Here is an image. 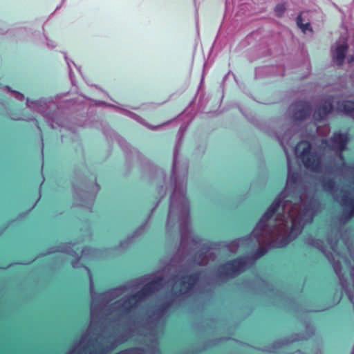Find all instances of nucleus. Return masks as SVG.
Listing matches in <instances>:
<instances>
[{
    "mask_svg": "<svg viewBox=\"0 0 354 354\" xmlns=\"http://www.w3.org/2000/svg\"><path fill=\"white\" fill-rule=\"evenodd\" d=\"M47 45H48V46L51 47V48H54V47H55V42H54V41H50L48 42V43H47Z\"/></svg>",
    "mask_w": 354,
    "mask_h": 354,
    "instance_id": "f3484780",
    "label": "nucleus"
},
{
    "mask_svg": "<svg viewBox=\"0 0 354 354\" xmlns=\"http://www.w3.org/2000/svg\"><path fill=\"white\" fill-rule=\"evenodd\" d=\"M51 99L41 98L37 100H26V105L28 108L35 112L40 113L44 118H48L46 109L50 106Z\"/></svg>",
    "mask_w": 354,
    "mask_h": 354,
    "instance_id": "1a4fd4ad",
    "label": "nucleus"
},
{
    "mask_svg": "<svg viewBox=\"0 0 354 354\" xmlns=\"http://www.w3.org/2000/svg\"><path fill=\"white\" fill-rule=\"evenodd\" d=\"M66 59H67L66 58ZM66 62H67V64H68V66L69 68V74H70V77H71V75H72V73H71V65H70V63L68 60H66Z\"/></svg>",
    "mask_w": 354,
    "mask_h": 354,
    "instance_id": "a211bd4d",
    "label": "nucleus"
},
{
    "mask_svg": "<svg viewBox=\"0 0 354 354\" xmlns=\"http://www.w3.org/2000/svg\"><path fill=\"white\" fill-rule=\"evenodd\" d=\"M297 24L298 27L305 33L307 30H310V25L309 23L303 24L301 15L297 18Z\"/></svg>",
    "mask_w": 354,
    "mask_h": 354,
    "instance_id": "9b49d317",
    "label": "nucleus"
},
{
    "mask_svg": "<svg viewBox=\"0 0 354 354\" xmlns=\"http://www.w3.org/2000/svg\"><path fill=\"white\" fill-rule=\"evenodd\" d=\"M322 186L325 191L332 194L335 201L339 203L343 207L341 221L346 223L354 216V198H351L347 194L344 193L339 196L336 193L337 187L333 179H324Z\"/></svg>",
    "mask_w": 354,
    "mask_h": 354,
    "instance_id": "39448f33",
    "label": "nucleus"
},
{
    "mask_svg": "<svg viewBox=\"0 0 354 354\" xmlns=\"http://www.w3.org/2000/svg\"><path fill=\"white\" fill-rule=\"evenodd\" d=\"M52 128H55V125L52 123L51 124Z\"/></svg>",
    "mask_w": 354,
    "mask_h": 354,
    "instance_id": "412c9836",
    "label": "nucleus"
},
{
    "mask_svg": "<svg viewBox=\"0 0 354 354\" xmlns=\"http://www.w3.org/2000/svg\"><path fill=\"white\" fill-rule=\"evenodd\" d=\"M169 305H170V304H168L167 306H165V307H163L162 308H161V309H160V310H158V317H162V316L164 315L165 311L166 310V308H167V307H169Z\"/></svg>",
    "mask_w": 354,
    "mask_h": 354,
    "instance_id": "2eb2a0df",
    "label": "nucleus"
},
{
    "mask_svg": "<svg viewBox=\"0 0 354 354\" xmlns=\"http://www.w3.org/2000/svg\"><path fill=\"white\" fill-rule=\"evenodd\" d=\"M252 263V259L248 257L229 261L219 268L218 276L222 279L234 277L243 272Z\"/></svg>",
    "mask_w": 354,
    "mask_h": 354,
    "instance_id": "423d86ee",
    "label": "nucleus"
},
{
    "mask_svg": "<svg viewBox=\"0 0 354 354\" xmlns=\"http://www.w3.org/2000/svg\"><path fill=\"white\" fill-rule=\"evenodd\" d=\"M286 10V6L284 3H278L274 8V12L277 16L281 17Z\"/></svg>",
    "mask_w": 354,
    "mask_h": 354,
    "instance_id": "f8f14e48",
    "label": "nucleus"
},
{
    "mask_svg": "<svg viewBox=\"0 0 354 354\" xmlns=\"http://www.w3.org/2000/svg\"><path fill=\"white\" fill-rule=\"evenodd\" d=\"M286 133L277 136L286 153L288 178L285 189L274 200L249 236L240 238L230 243H209L194 236L189 229V206L185 196L187 168L180 171L177 160L180 144L174 151L172 167V226L178 223L181 233L180 246L185 248L189 241L193 250L200 248L194 257L195 263L203 266L215 260V250H226L236 253L241 247L266 245L268 248H283L295 239L305 224L312 222L319 211V205L313 198H307L304 192L297 190L300 174L293 172L290 156L285 145Z\"/></svg>",
    "mask_w": 354,
    "mask_h": 354,
    "instance_id": "f257e3e1",
    "label": "nucleus"
},
{
    "mask_svg": "<svg viewBox=\"0 0 354 354\" xmlns=\"http://www.w3.org/2000/svg\"><path fill=\"white\" fill-rule=\"evenodd\" d=\"M117 109L120 111L121 113H122L123 115H127L142 124L144 123V121L140 117L138 116V115H136V113L124 109V108H122V107H117Z\"/></svg>",
    "mask_w": 354,
    "mask_h": 354,
    "instance_id": "9d476101",
    "label": "nucleus"
},
{
    "mask_svg": "<svg viewBox=\"0 0 354 354\" xmlns=\"http://www.w3.org/2000/svg\"><path fill=\"white\" fill-rule=\"evenodd\" d=\"M157 127H151V128L152 129H156Z\"/></svg>",
    "mask_w": 354,
    "mask_h": 354,
    "instance_id": "5701e85b",
    "label": "nucleus"
},
{
    "mask_svg": "<svg viewBox=\"0 0 354 354\" xmlns=\"http://www.w3.org/2000/svg\"><path fill=\"white\" fill-rule=\"evenodd\" d=\"M333 111L349 115L354 118V102L341 101L337 97L329 96L315 110L313 118L317 121L322 120Z\"/></svg>",
    "mask_w": 354,
    "mask_h": 354,
    "instance_id": "20e7f679",
    "label": "nucleus"
},
{
    "mask_svg": "<svg viewBox=\"0 0 354 354\" xmlns=\"http://www.w3.org/2000/svg\"><path fill=\"white\" fill-rule=\"evenodd\" d=\"M310 104L304 101H299L292 104L288 110V115L295 120H302L311 113Z\"/></svg>",
    "mask_w": 354,
    "mask_h": 354,
    "instance_id": "0eeeda50",
    "label": "nucleus"
},
{
    "mask_svg": "<svg viewBox=\"0 0 354 354\" xmlns=\"http://www.w3.org/2000/svg\"><path fill=\"white\" fill-rule=\"evenodd\" d=\"M348 61L349 63L353 62L354 61V55L349 56Z\"/></svg>",
    "mask_w": 354,
    "mask_h": 354,
    "instance_id": "6ab92c4d",
    "label": "nucleus"
},
{
    "mask_svg": "<svg viewBox=\"0 0 354 354\" xmlns=\"http://www.w3.org/2000/svg\"><path fill=\"white\" fill-rule=\"evenodd\" d=\"M347 49L346 37L342 35L336 42L335 47L332 48L333 59L337 64H343Z\"/></svg>",
    "mask_w": 354,
    "mask_h": 354,
    "instance_id": "6e6552de",
    "label": "nucleus"
},
{
    "mask_svg": "<svg viewBox=\"0 0 354 354\" xmlns=\"http://www.w3.org/2000/svg\"><path fill=\"white\" fill-rule=\"evenodd\" d=\"M14 93V97L19 100H22L24 98V96L22 93L17 92V91H12Z\"/></svg>",
    "mask_w": 354,
    "mask_h": 354,
    "instance_id": "4468645a",
    "label": "nucleus"
},
{
    "mask_svg": "<svg viewBox=\"0 0 354 354\" xmlns=\"http://www.w3.org/2000/svg\"><path fill=\"white\" fill-rule=\"evenodd\" d=\"M185 131V128L181 127L178 131V136H182Z\"/></svg>",
    "mask_w": 354,
    "mask_h": 354,
    "instance_id": "dca6fc26",
    "label": "nucleus"
},
{
    "mask_svg": "<svg viewBox=\"0 0 354 354\" xmlns=\"http://www.w3.org/2000/svg\"><path fill=\"white\" fill-rule=\"evenodd\" d=\"M142 227L140 229H139L137 232H136V234H138V232L140 230H142Z\"/></svg>",
    "mask_w": 354,
    "mask_h": 354,
    "instance_id": "4be33fe9",
    "label": "nucleus"
},
{
    "mask_svg": "<svg viewBox=\"0 0 354 354\" xmlns=\"http://www.w3.org/2000/svg\"><path fill=\"white\" fill-rule=\"evenodd\" d=\"M267 252V250L263 248H260L254 254V259H259Z\"/></svg>",
    "mask_w": 354,
    "mask_h": 354,
    "instance_id": "ddd939ff",
    "label": "nucleus"
},
{
    "mask_svg": "<svg viewBox=\"0 0 354 354\" xmlns=\"http://www.w3.org/2000/svg\"><path fill=\"white\" fill-rule=\"evenodd\" d=\"M348 140L347 133H335L330 140L322 139L317 149L309 142L301 141L295 147V153L308 170L333 174L345 169L342 152L346 149Z\"/></svg>",
    "mask_w": 354,
    "mask_h": 354,
    "instance_id": "7ed1b4c3",
    "label": "nucleus"
},
{
    "mask_svg": "<svg viewBox=\"0 0 354 354\" xmlns=\"http://www.w3.org/2000/svg\"><path fill=\"white\" fill-rule=\"evenodd\" d=\"M201 274L182 268L170 277L158 272L144 276L97 295L90 277L91 323L86 333L69 354H108L128 337L119 335L113 326L132 317L141 303L156 292L172 297L191 294Z\"/></svg>",
    "mask_w": 354,
    "mask_h": 354,
    "instance_id": "f03ea898",
    "label": "nucleus"
},
{
    "mask_svg": "<svg viewBox=\"0 0 354 354\" xmlns=\"http://www.w3.org/2000/svg\"><path fill=\"white\" fill-rule=\"evenodd\" d=\"M316 131H317V132L318 133H320V132H321L320 128H319V127H316Z\"/></svg>",
    "mask_w": 354,
    "mask_h": 354,
    "instance_id": "aec40b11",
    "label": "nucleus"
}]
</instances>
